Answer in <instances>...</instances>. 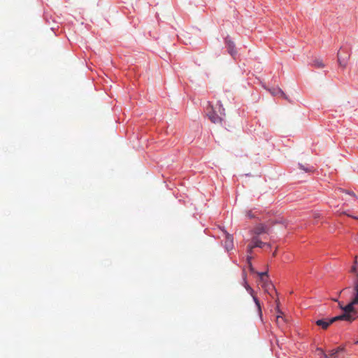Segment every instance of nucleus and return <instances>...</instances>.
<instances>
[{"label": "nucleus", "instance_id": "obj_1", "mask_svg": "<svg viewBox=\"0 0 358 358\" xmlns=\"http://www.w3.org/2000/svg\"><path fill=\"white\" fill-rule=\"evenodd\" d=\"M339 307L348 316L358 317V280L355 282L354 285V294L352 300L346 306H343L338 303Z\"/></svg>", "mask_w": 358, "mask_h": 358}, {"label": "nucleus", "instance_id": "obj_2", "mask_svg": "<svg viewBox=\"0 0 358 358\" xmlns=\"http://www.w3.org/2000/svg\"><path fill=\"white\" fill-rule=\"evenodd\" d=\"M338 320H346L348 322H352L355 320V317L348 316L345 312L343 314L331 317L330 319H320L316 320L315 324L322 327L323 329H327L330 324Z\"/></svg>", "mask_w": 358, "mask_h": 358}, {"label": "nucleus", "instance_id": "obj_3", "mask_svg": "<svg viewBox=\"0 0 358 358\" xmlns=\"http://www.w3.org/2000/svg\"><path fill=\"white\" fill-rule=\"evenodd\" d=\"M224 43L227 50V52L232 57L235 58L237 55V51L236 49L235 43L229 36H227L224 38Z\"/></svg>", "mask_w": 358, "mask_h": 358}, {"label": "nucleus", "instance_id": "obj_4", "mask_svg": "<svg viewBox=\"0 0 358 358\" xmlns=\"http://www.w3.org/2000/svg\"><path fill=\"white\" fill-rule=\"evenodd\" d=\"M250 245L255 248H263L266 246L268 248H271V244L262 241L258 236H254L250 241Z\"/></svg>", "mask_w": 358, "mask_h": 358}, {"label": "nucleus", "instance_id": "obj_5", "mask_svg": "<svg viewBox=\"0 0 358 358\" xmlns=\"http://www.w3.org/2000/svg\"><path fill=\"white\" fill-rule=\"evenodd\" d=\"M209 120L214 124L222 123V117L217 115V111L212 108L211 110L207 114Z\"/></svg>", "mask_w": 358, "mask_h": 358}, {"label": "nucleus", "instance_id": "obj_6", "mask_svg": "<svg viewBox=\"0 0 358 358\" xmlns=\"http://www.w3.org/2000/svg\"><path fill=\"white\" fill-rule=\"evenodd\" d=\"M350 55L348 52H345L341 50L338 52V62L340 66L345 67L347 64L348 59H349Z\"/></svg>", "mask_w": 358, "mask_h": 358}, {"label": "nucleus", "instance_id": "obj_7", "mask_svg": "<svg viewBox=\"0 0 358 358\" xmlns=\"http://www.w3.org/2000/svg\"><path fill=\"white\" fill-rule=\"evenodd\" d=\"M224 234H225V240H224V246L227 251H230L234 248L233 237L231 234H229L226 231H224Z\"/></svg>", "mask_w": 358, "mask_h": 358}, {"label": "nucleus", "instance_id": "obj_8", "mask_svg": "<svg viewBox=\"0 0 358 358\" xmlns=\"http://www.w3.org/2000/svg\"><path fill=\"white\" fill-rule=\"evenodd\" d=\"M252 231L255 236H259L262 234H268V227L264 224H259L253 229Z\"/></svg>", "mask_w": 358, "mask_h": 358}, {"label": "nucleus", "instance_id": "obj_9", "mask_svg": "<svg viewBox=\"0 0 358 358\" xmlns=\"http://www.w3.org/2000/svg\"><path fill=\"white\" fill-rule=\"evenodd\" d=\"M257 274L259 276L260 280L262 282H264L263 287L265 289H267V287L268 286H271L272 287H273V285L271 284V282H267V280H266V278H268V272L267 271L257 272Z\"/></svg>", "mask_w": 358, "mask_h": 358}, {"label": "nucleus", "instance_id": "obj_10", "mask_svg": "<svg viewBox=\"0 0 358 358\" xmlns=\"http://www.w3.org/2000/svg\"><path fill=\"white\" fill-rule=\"evenodd\" d=\"M252 297V299L257 308V310H258V313H259V315L260 317L262 316V308H261V305H260V301L258 299V298L255 295V293L252 294V295H250Z\"/></svg>", "mask_w": 358, "mask_h": 358}, {"label": "nucleus", "instance_id": "obj_11", "mask_svg": "<svg viewBox=\"0 0 358 358\" xmlns=\"http://www.w3.org/2000/svg\"><path fill=\"white\" fill-rule=\"evenodd\" d=\"M299 168L301 170H303V171H305L306 173H311V172L314 171L313 166H309V165L305 166L300 163L299 164Z\"/></svg>", "mask_w": 358, "mask_h": 358}, {"label": "nucleus", "instance_id": "obj_12", "mask_svg": "<svg viewBox=\"0 0 358 358\" xmlns=\"http://www.w3.org/2000/svg\"><path fill=\"white\" fill-rule=\"evenodd\" d=\"M324 358H337L338 357V353L337 352L333 349L328 352V353H323Z\"/></svg>", "mask_w": 358, "mask_h": 358}, {"label": "nucleus", "instance_id": "obj_13", "mask_svg": "<svg viewBox=\"0 0 358 358\" xmlns=\"http://www.w3.org/2000/svg\"><path fill=\"white\" fill-rule=\"evenodd\" d=\"M313 66L317 68V69H322L323 67H324V63L322 62V61L320 59H315L312 64H311Z\"/></svg>", "mask_w": 358, "mask_h": 358}, {"label": "nucleus", "instance_id": "obj_14", "mask_svg": "<svg viewBox=\"0 0 358 358\" xmlns=\"http://www.w3.org/2000/svg\"><path fill=\"white\" fill-rule=\"evenodd\" d=\"M216 108H217L218 110V112L220 113V115L221 117L222 116H224L225 115V113H224V108L223 107V105L222 104L221 101H218L217 104H216Z\"/></svg>", "mask_w": 358, "mask_h": 358}, {"label": "nucleus", "instance_id": "obj_15", "mask_svg": "<svg viewBox=\"0 0 358 358\" xmlns=\"http://www.w3.org/2000/svg\"><path fill=\"white\" fill-rule=\"evenodd\" d=\"M242 279H243L242 285L244 287H247V285H249V284L247 280V273L245 270H243L242 272Z\"/></svg>", "mask_w": 358, "mask_h": 358}, {"label": "nucleus", "instance_id": "obj_16", "mask_svg": "<svg viewBox=\"0 0 358 358\" xmlns=\"http://www.w3.org/2000/svg\"><path fill=\"white\" fill-rule=\"evenodd\" d=\"M253 249H254V248L250 245V243H249L247 246V250H246L248 255H252Z\"/></svg>", "mask_w": 358, "mask_h": 358}, {"label": "nucleus", "instance_id": "obj_17", "mask_svg": "<svg viewBox=\"0 0 358 358\" xmlns=\"http://www.w3.org/2000/svg\"><path fill=\"white\" fill-rule=\"evenodd\" d=\"M358 269L357 262V261H355L354 265L351 267V272L352 273H357Z\"/></svg>", "mask_w": 358, "mask_h": 358}, {"label": "nucleus", "instance_id": "obj_18", "mask_svg": "<svg viewBox=\"0 0 358 358\" xmlns=\"http://www.w3.org/2000/svg\"><path fill=\"white\" fill-rule=\"evenodd\" d=\"M247 217L250 219H254L256 217V215L253 213L252 210H250L247 212Z\"/></svg>", "mask_w": 358, "mask_h": 358}, {"label": "nucleus", "instance_id": "obj_19", "mask_svg": "<svg viewBox=\"0 0 358 358\" xmlns=\"http://www.w3.org/2000/svg\"><path fill=\"white\" fill-rule=\"evenodd\" d=\"M343 192H345V194L350 195V196H352V197H354L355 199H357L356 194L352 192V191H350V190H344Z\"/></svg>", "mask_w": 358, "mask_h": 358}, {"label": "nucleus", "instance_id": "obj_20", "mask_svg": "<svg viewBox=\"0 0 358 358\" xmlns=\"http://www.w3.org/2000/svg\"><path fill=\"white\" fill-rule=\"evenodd\" d=\"M245 288L250 295H252L254 294L255 292L250 285H247V287H245Z\"/></svg>", "mask_w": 358, "mask_h": 358}, {"label": "nucleus", "instance_id": "obj_21", "mask_svg": "<svg viewBox=\"0 0 358 358\" xmlns=\"http://www.w3.org/2000/svg\"><path fill=\"white\" fill-rule=\"evenodd\" d=\"M334 350L337 352L338 354H339L340 352L345 351V348L343 346H339L337 348H335Z\"/></svg>", "mask_w": 358, "mask_h": 358}, {"label": "nucleus", "instance_id": "obj_22", "mask_svg": "<svg viewBox=\"0 0 358 358\" xmlns=\"http://www.w3.org/2000/svg\"><path fill=\"white\" fill-rule=\"evenodd\" d=\"M252 255H247L246 262H247L248 265L252 264Z\"/></svg>", "mask_w": 358, "mask_h": 358}, {"label": "nucleus", "instance_id": "obj_23", "mask_svg": "<svg viewBox=\"0 0 358 358\" xmlns=\"http://www.w3.org/2000/svg\"><path fill=\"white\" fill-rule=\"evenodd\" d=\"M248 268H249V271H250V272L251 273H257V272L255 270V268L252 266V264H249L248 265Z\"/></svg>", "mask_w": 358, "mask_h": 358}, {"label": "nucleus", "instance_id": "obj_24", "mask_svg": "<svg viewBox=\"0 0 358 358\" xmlns=\"http://www.w3.org/2000/svg\"><path fill=\"white\" fill-rule=\"evenodd\" d=\"M278 93H280L282 96H285V93L283 92V91H282L281 89L278 88Z\"/></svg>", "mask_w": 358, "mask_h": 358}, {"label": "nucleus", "instance_id": "obj_25", "mask_svg": "<svg viewBox=\"0 0 358 358\" xmlns=\"http://www.w3.org/2000/svg\"><path fill=\"white\" fill-rule=\"evenodd\" d=\"M275 255V252H273V256L274 257Z\"/></svg>", "mask_w": 358, "mask_h": 358}, {"label": "nucleus", "instance_id": "obj_26", "mask_svg": "<svg viewBox=\"0 0 358 358\" xmlns=\"http://www.w3.org/2000/svg\"><path fill=\"white\" fill-rule=\"evenodd\" d=\"M357 343H358V341H357Z\"/></svg>", "mask_w": 358, "mask_h": 358}]
</instances>
